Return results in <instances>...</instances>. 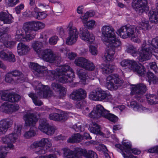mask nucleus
Returning a JSON list of instances; mask_svg holds the SVG:
<instances>
[{"label": "nucleus", "instance_id": "393cba45", "mask_svg": "<svg viewBox=\"0 0 158 158\" xmlns=\"http://www.w3.org/2000/svg\"><path fill=\"white\" fill-rule=\"evenodd\" d=\"M0 108L2 111L10 113L18 110L19 109V107L18 105H11L6 102L2 105Z\"/></svg>", "mask_w": 158, "mask_h": 158}, {"label": "nucleus", "instance_id": "7ed1b4c3", "mask_svg": "<svg viewBox=\"0 0 158 158\" xmlns=\"http://www.w3.org/2000/svg\"><path fill=\"white\" fill-rule=\"evenodd\" d=\"M102 41L106 45H112L119 47L121 42L115 34L114 29L111 26L105 25L103 26L101 30Z\"/></svg>", "mask_w": 158, "mask_h": 158}, {"label": "nucleus", "instance_id": "5fc2aeb1", "mask_svg": "<svg viewBox=\"0 0 158 158\" xmlns=\"http://www.w3.org/2000/svg\"><path fill=\"white\" fill-rule=\"evenodd\" d=\"M73 128L77 131H82L84 130V126L79 123L74 125L73 126Z\"/></svg>", "mask_w": 158, "mask_h": 158}, {"label": "nucleus", "instance_id": "f8f14e48", "mask_svg": "<svg viewBox=\"0 0 158 158\" xmlns=\"http://www.w3.org/2000/svg\"><path fill=\"white\" fill-rule=\"evenodd\" d=\"M122 145L119 144H116L115 146L118 148L120 150V152L124 158H137L134 156L130 152L132 145L131 142L127 139H123L122 142Z\"/></svg>", "mask_w": 158, "mask_h": 158}, {"label": "nucleus", "instance_id": "79ce46f5", "mask_svg": "<svg viewBox=\"0 0 158 158\" xmlns=\"http://www.w3.org/2000/svg\"><path fill=\"white\" fill-rule=\"evenodd\" d=\"M114 68V65H110L109 64L105 65L102 67V73L106 74L111 73L113 71Z\"/></svg>", "mask_w": 158, "mask_h": 158}, {"label": "nucleus", "instance_id": "39448f33", "mask_svg": "<svg viewBox=\"0 0 158 158\" xmlns=\"http://www.w3.org/2000/svg\"><path fill=\"white\" fill-rule=\"evenodd\" d=\"M47 43V40L43 43L38 41L32 42L31 47L38 56L44 61L50 62H54L55 59L53 52L50 49L43 50L44 44Z\"/></svg>", "mask_w": 158, "mask_h": 158}, {"label": "nucleus", "instance_id": "4468645a", "mask_svg": "<svg viewBox=\"0 0 158 158\" xmlns=\"http://www.w3.org/2000/svg\"><path fill=\"white\" fill-rule=\"evenodd\" d=\"M86 91L80 88L73 90L70 95V98L73 100L79 101L76 104V106L77 108H80L83 107L81 104L85 103V102H83L82 101L80 100L85 98L86 97Z\"/></svg>", "mask_w": 158, "mask_h": 158}, {"label": "nucleus", "instance_id": "3c124183", "mask_svg": "<svg viewBox=\"0 0 158 158\" xmlns=\"http://www.w3.org/2000/svg\"><path fill=\"white\" fill-rule=\"evenodd\" d=\"M19 2V0H5V5L7 7L15 6Z\"/></svg>", "mask_w": 158, "mask_h": 158}, {"label": "nucleus", "instance_id": "cd10ccee", "mask_svg": "<svg viewBox=\"0 0 158 158\" xmlns=\"http://www.w3.org/2000/svg\"><path fill=\"white\" fill-rule=\"evenodd\" d=\"M156 6V9L152 8L148 14L149 19L152 23H157L158 22V2Z\"/></svg>", "mask_w": 158, "mask_h": 158}, {"label": "nucleus", "instance_id": "e2e57ef3", "mask_svg": "<svg viewBox=\"0 0 158 158\" xmlns=\"http://www.w3.org/2000/svg\"><path fill=\"white\" fill-rule=\"evenodd\" d=\"M150 68L152 69L156 73H158V68L155 63H152L150 64Z\"/></svg>", "mask_w": 158, "mask_h": 158}, {"label": "nucleus", "instance_id": "c9c22d12", "mask_svg": "<svg viewBox=\"0 0 158 158\" xmlns=\"http://www.w3.org/2000/svg\"><path fill=\"white\" fill-rule=\"evenodd\" d=\"M51 88L54 91L60 92L61 95L64 96L65 94L66 89L64 87L56 83H53L51 85Z\"/></svg>", "mask_w": 158, "mask_h": 158}, {"label": "nucleus", "instance_id": "69168bd1", "mask_svg": "<svg viewBox=\"0 0 158 158\" xmlns=\"http://www.w3.org/2000/svg\"><path fill=\"white\" fill-rule=\"evenodd\" d=\"M130 152L131 153H131H132L135 155H139L141 151L137 148H131V150H130Z\"/></svg>", "mask_w": 158, "mask_h": 158}, {"label": "nucleus", "instance_id": "f3484780", "mask_svg": "<svg viewBox=\"0 0 158 158\" xmlns=\"http://www.w3.org/2000/svg\"><path fill=\"white\" fill-rule=\"evenodd\" d=\"M131 93L132 94H135V97L138 100L141 102L139 98L141 97V95L146 91L147 89L145 85L143 84L137 85H132L131 87Z\"/></svg>", "mask_w": 158, "mask_h": 158}, {"label": "nucleus", "instance_id": "72a5a7b5", "mask_svg": "<svg viewBox=\"0 0 158 158\" xmlns=\"http://www.w3.org/2000/svg\"><path fill=\"white\" fill-rule=\"evenodd\" d=\"M0 57L4 60H8L10 62H14L15 60L14 55L11 52L6 53L4 51H2L0 52Z\"/></svg>", "mask_w": 158, "mask_h": 158}, {"label": "nucleus", "instance_id": "f704fd0d", "mask_svg": "<svg viewBox=\"0 0 158 158\" xmlns=\"http://www.w3.org/2000/svg\"><path fill=\"white\" fill-rule=\"evenodd\" d=\"M89 130L90 131L95 134L103 135V133L100 130V127L96 123H92L89 126Z\"/></svg>", "mask_w": 158, "mask_h": 158}, {"label": "nucleus", "instance_id": "774afa93", "mask_svg": "<svg viewBox=\"0 0 158 158\" xmlns=\"http://www.w3.org/2000/svg\"><path fill=\"white\" fill-rule=\"evenodd\" d=\"M138 104H137L136 102L132 101L127 102V105L130 107L132 108L134 110L135 108L136 107V106Z\"/></svg>", "mask_w": 158, "mask_h": 158}, {"label": "nucleus", "instance_id": "338daca9", "mask_svg": "<svg viewBox=\"0 0 158 158\" xmlns=\"http://www.w3.org/2000/svg\"><path fill=\"white\" fill-rule=\"evenodd\" d=\"M66 139L65 137L63 136L62 135H60L55 136L53 138V139L55 141H58L60 140H64Z\"/></svg>", "mask_w": 158, "mask_h": 158}, {"label": "nucleus", "instance_id": "09e8293b", "mask_svg": "<svg viewBox=\"0 0 158 158\" xmlns=\"http://www.w3.org/2000/svg\"><path fill=\"white\" fill-rule=\"evenodd\" d=\"M134 110L140 113L149 112L150 111L147 108L139 104L136 106Z\"/></svg>", "mask_w": 158, "mask_h": 158}, {"label": "nucleus", "instance_id": "a18cd8bd", "mask_svg": "<svg viewBox=\"0 0 158 158\" xmlns=\"http://www.w3.org/2000/svg\"><path fill=\"white\" fill-rule=\"evenodd\" d=\"M36 135V132L33 128L30 129L28 131L26 132L24 134V137L29 139Z\"/></svg>", "mask_w": 158, "mask_h": 158}, {"label": "nucleus", "instance_id": "6ab92c4d", "mask_svg": "<svg viewBox=\"0 0 158 158\" xmlns=\"http://www.w3.org/2000/svg\"><path fill=\"white\" fill-rule=\"evenodd\" d=\"M34 87H35L36 89H38L39 91L37 92L38 95L41 97L45 98L50 96L51 92L48 86H44L40 83H38L37 81H35L33 85Z\"/></svg>", "mask_w": 158, "mask_h": 158}, {"label": "nucleus", "instance_id": "f257e3e1", "mask_svg": "<svg viewBox=\"0 0 158 158\" xmlns=\"http://www.w3.org/2000/svg\"><path fill=\"white\" fill-rule=\"evenodd\" d=\"M30 67L35 71L34 74L37 77L43 76L48 79H55L63 83L71 82L74 77L73 71L67 65L58 66L56 71H48L36 63H31Z\"/></svg>", "mask_w": 158, "mask_h": 158}, {"label": "nucleus", "instance_id": "2f4dec72", "mask_svg": "<svg viewBox=\"0 0 158 158\" xmlns=\"http://www.w3.org/2000/svg\"><path fill=\"white\" fill-rule=\"evenodd\" d=\"M13 18L8 12H1L0 13V21L4 23L9 24L12 22Z\"/></svg>", "mask_w": 158, "mask_h": 158}, {"label": "nucleus", "instance_id": "5701e85b", "mask_svg": "<svg viewBox=\"0 0 158 158\" xmlns=\"http://www.w3.org/2000/svg\"><path fill=\"white\" fill-rule=\"evenodd\" d=\"M0 95L2 99L11 102H18L20 98L18 94L9 93L7 91H0Z\"/></svg>", "mask_w": 158, "mask_h": 158}, {"label": "nucleus", "instance_id": "37998d69", "mask_svg": "<svg viewBox=\"0 0 158 158\" xmlns=\"http://www.w3.org/2000/svg\"><path fill=\"white\" fill-rule=\"evenodd\" d=\"M87 59L85 58L79 57L76 59L75 63L77 65L83 68L87 62Z\"/></svg>", "mask_w": 158, "mask_h": 158}, {"label": "nucleus", "instance_id": "6e6d98bb", "mask_svg": "<svg viewBox=\"0 0 158 158\" xmlns=\"http://www.w3.org/2000/svg\"><path fill=\"white\" fill-rule=\"evenodd\" d=\"M89 50L91 54L93 55H96L98 54L97 48L94 46L90 45L89 46Z\"/></svg>", "mask_w": 158, "mask_h": 158}, {"label": "nucleus", "instance_id": "0eeeda50", "mask_svg": "<svg viewBox=\"0 0 158 158\" xmlns=\"http://www.w3.org/2000/svg\"><path fill=\"white\" fill-rule=\"evenodd\" d=\"M136 28L134 26H123L118 29L117 34L123 39L130 37L133 41L139 43L140 42V35Z\"/></svg>", "mask_w": 158, "mask_h": 158}, {"label": "nucleus", "instance_id": "6e6552de", "mask_svg": "<svg viewBox=\"0 0 158 158\" xmlns=\"http://www.w3.org/2000/svg\"><path fill=\"white\" fill-rule=\"evenodd\" d=\"M120 64L122 67L126 69V72L132 71L141 76L145 73L144 67L141 65H139L138 63L135 61L124 60L122 61Z\"/></svg>", "mask_w": 158, "mask_h": 158}, {"label": "nucleus", "instance_id": "c03bdc74", "mask_svg": "<svg viewBox=\"0 0 158 158\" xmlns=\"http://www.w3.org/2000/svg\"><path fill=\"white\" fill-rule=\"evenodd\" d=\"M104 117L107 118L112 122L114 123L117 122L118 120V118L117 116L114 114L109 113L107 110Z\"/></svg>", "mask_w": 158, "mask_h": 158}, {"label": "nucleus", "instance_id": "b1692460", "mask_svg": "<svg viewBox=\"0 0 158 158\" xmlns=\"http://www.w3.org/2000/svg\"><path fill=\"white\" fill-rule=\"evenodd\" d=\"M106 46V52L104 55L103 59L106 61H112L114 59L115 50L118 47L109 45Z\"/></svg>", "mask_w": 158, "mask_h": 158}, {"label": "nucleus", "instance_id": "a211bd4d", "mask_svg": "<svg viewBox=\"0 0 158 158\" xmlns=\"http://www.w3.org/2000/svg\"><path fill=\"white\" fill-rule=\"evenodd\" d=\"M45 24L44 23L38 21H32L24 23V28H27L30 33L32 35H35L33 33L32 30L35 31H37L38 30L44 28L45 27Z\"/></svg>", "mask_w": 158, "mask_h": 158}, {"label": "nucleus", "instance_id": "4be33fe9", "mask_svg": "<svg viewBox=\"0 0 158 158\" xmlns=\"http://www.w3.org/2000/svg\"><path fill=\"white\" fill-rule=\"evenodd\" d=\"M132 6L136 10L142 12L148 10L147 0H133Z\"/></svg>", "mask_w": 158, "mask_h": 158}, {"label": "nucleus", "instance_id": "58836bf2", "mask_svg": "<svg viewBox=\"0 0 158 158\" xmlns=\"http://www.w3.org/2000/svg\"><path fill=\"white\" fill-rule=\"evenodd\" d=\"M149 21L148 20L145 19H143L138 24V26L137 27L135 28L137 29V27L139 28V30L142 29L144 30H148L149 27ZM137 30V29H136ZM137 31V30H136Z\"/></svg>", "mask_w": 158, "mask_h": 158}, {"label": "nucleus", "instance_id": "4d7b16f0", "mask_svg": "<svg viewBox=\"0 0 158 158\" xmlns=\"http://www.w3.org/2000/svg\"><path fill=\"white\" fill-rule=\"evenodd\" d=\"M58 40L57 36H53L51 37L49 40V43L51 45H55L56 44Z\"/></svg>", "mask_w": 158, "mask_h": 158}, {"label": "nucleus", "instance_id": "412c9836", "mask_svg": "<svg viewBox=\"0 0 158 158\" xmlns=\"http://www.w3.org/2000/svg\"><path fill=\"white\" fill-rule=\"evenodd\" d=\"M107 111V110L105 109L100 104L97 105L94 108L92 111L89 113V116L92 118L104 117Z\"/></svg>", "mask_w": 158, "mask_h": 158}, {"label": "nucleus", "instance_id": "aec40b11", "mask_svg": "<svg viewBox=\"0 0 158 158\" xmlns=\"http://www.w3.org/2000/svg\"><path fill=\"white\" fill-rule=\"evenodd\" d=\"M38 128L41 131L48 135H53L56 130V127L49 126L45 119L40 120Z\"/></svg>", "mask_w": 158, "mask_h": 158}, {"label": "nucleus", "instance_id": "c85d7f7f", "mask_svg": "<svg viewBox=\"0 0 158 158\" xmlns=\"http://www.w3.org/2000/svg\"><path fill=\"white\" fill-rule=\"evenodd\" d=\"M13 124L11 120L4 119L0 121V135L6 132Z\"/></svg>", "mask_w": 158, "mask_h": 158}, {"label": "nucleus", "instance_id": "1a4fd4ad", "mask_svg": "<svg viewBox=\"0 0 158 158\" xmlns=\"http://www.w3.org/2000/svg\"><path fill=\"white\" fill-rule=\"evenodd\" d=\"M89 98L91 100L94 101L105 100L111 103L114 102L112 95L99 88H97L91 91L89 95Z\"/></svg>", "mask_w": 158, "mask_h": 158}, {"label": "nucleus", "instance_id": "ddd939ff", "mask_svg": "<svg viewBox=\"0 0 158 158\" xmlns=\"http://www.w3.org/2000/svg\"><path fill=\"white\" fill-rule=\"evenodd\" d=\"M123 83L117 74L110 75L106 79L105 86L109 90H112L117 89Z\"/></svg>", "mask_w": 158, "mask_h": 158}, {"label": "nucleus", "instance_id": "c756f323", "mask_svg": "<svg viewBox=\"0 0 158 158\" xmlns=\"http://www.w3.org/2000/svg\"><path fill=\"white\" fill-rule=\"evenodd\" d=\"M30 49L28 45L21 43H19L17 47L18 54L20 56L27 54Z\"/></svg>", "mask_w": 158, "mask_h": 158}, {"label": "nucleus", "instance_id": "f03ea898", "mask_svg": "<svg viewBox=\"0 0 158 158\" xmlns=\"http://www.w3.org/2000/svg\"><path fill=\"white\" fill-rule=\"evenodd\" d=\"M147 42H143L141 47L138 49L139 60L141 62L151 58L152 55L156 56L154 53H158V36Z\"/></svg>", "mask_w": 158, "mask_h": 158}, {"label": "nucleus", "instance_id": "a19ab883", "mask_svg": "<svg viewBox=\"0 0 158 158\" xmlns=\"http://www.w3.org/2000/svg\"><path fill=\"white\" fill-rule=\"evenodd\" d=\"M146 98L148 103L150 104H155L158 103V98L155 95L152 94H148Z\"/></svg>", "mask_w": 158, "mask_h": 158}, {"label": "nucleus", "instance_id": "9b49d317", "mask_svg": "<svg viewBox=\"0 0 158 158\" xmlns=\"http://www.w3.org/2000/svg\"><path fill=\"white\" fill-rule=\"evenodd\" d=\"M68 34L66 39V43L72 45L77 41L78 37L79 32L77 28L73 25V22H70L67 27Z\"/></svg>", "mask_w": 158, "mask_h": 158}, {"label": "nucleus", "instance_id": "7c9ffc66", "mask_svg": "<svg viewBox=\"0 0 158 158\" xmlns=\"http://www.w3.org/2000/svg\"><path fill=\"white\" fill-rule=\"evenodd\" d=\"M69 113L67 112L64 113L60 114L56 113H53L49 114V118L50 119L55 121H60L67 119L69 116Z\"/></svg>", "mask_w": 158, "mask_h": 158}, {"label": "nucleus", "instance_id": "052dcab7", "mask_svg": "<svg viewBox=\"0 0 158 158\" xmlns=\"http://www.w3.org/2000/svg\"><path fill=\"white\" fill-rule=\"evenodd\" d=\"M3 44L6 47L10 48H13L15 44V42L12 41L4 42Z\"/></svg>", "mask_w": 158, "mask_h": 158}, {"label": "nucleus", "instance_id": "9d476101", "mask_svg": "<svg viewBox=\"0 0 158 158\" xmlns=\"http://www.w3.org/2000/svg\"><path fill=\"white\" fill-rule=\"evenodd\" d=\"M52 140L48 138H43L40 140L34 142L30 146L31 148H38L35 152L38 154H44L46 152V150L50 148L52 146Z\"/></svg>", "mask_w": 158, "mask_h": 158}, {"label": "nucleus", "instance_id": "13d9d810", "mask_svg": "<svg viewBox=\"0 0 158 158\" xmlns=\"http://www.w3.org/2000/svg\"><path fill=\"white\" fill-rule=\"evenodd\" d=\"M38 158H57L56 155L54 153L45 154L39 156Z\"/></svg>", "mask_w": 158, "mask_h": 158}, {"label": "nucleus", "instance_id": "423d86ee", "mask_svg": "<svg viewBox=\"0 0 158 158\" xmlns=\"http://www.w3.org/2000/svg\"><path fill=\"white\" fill-rule=\"evenodd\" d=\"M61 151L63 152L62 156L64 158H81L79 154L87 158H98L95 152L91 150L87 151L84 149L76 148L73 151L67 148H64Z\"/></svg>", "mask_w": 158, "mask_h": 158}, {"label": "nucleus", "instance_id": "bb28decb", "mask_svg": "<svg viewBox=\"0 0 158 158\" xmlns=\"http://www.w3.org/2000/svg\"><path fill=\"white\" fill-rule=\"evenodd\" d=\"M25 125L27 126H34L38 120L34 115L30 113L26 114L24 117Z\"/></svg>", "mask_w": 158, "mask_h": 158}, {"label": "nucleus", "instance_id": "680f3d73", "mask_svg": "<svg viewBox=\"0 0 158 158\" xmlns=\"http://www.w3.org/2000/svg\"><path fill=\"white\" fill-rule=\"evenodd\" d=\"M24 6L23 4H21L16 6L15 9L16 13L19 14L20 13L21 10L24 8Z\"/></svg>", "mask_w": 158, "mask_h": 158}, {"label": "nucleus", "instance_id": "0e129e2a", "mask_svg": "<svg viewBox=\"0 0 158 158\" xmlns=\"http://www.w3.org/2000/svg\"><path fill=\"white\" fill-rule=\"evenodd\" d=\"M148 152L149 153L158 152V146L150 148L148 150Z\"/></svg>", "mask_w": 158, "mask_h": 158}, {"label": "nucleus", "instance_id": "4c0bfd02", "mask_svg": "<svg viewBox=\"0 0 158 158\" xmlns=\"http://www.w3.org/2000/svg\"><path fill=\"white\" fill-rule=\"evenodd\" d=\"M39 9L35 7L31 9V11H28L24 13V15L27 17H33L35 18H37V17L39 12Z\"/></svg>", "mask_w": 158, "mask_h": 158}, {"label": "nucleus", "instance_id": "603ef678", "mask_svg": "<svg viewBox=\"0 0 158 158\" xmlns=\"http://www.w3.org/2000/svg\"><path fill=\"white\" fill-rule=\"evenodd\" d=\"M95 13L94 11H90L86 12L84 16H82L81 18L82 20L86 21L89 18L95 15Z\"/></svg>", "mask_w": 158, "mask_h": 158}, {"label": "nucleus", "instance_id": "dca6fc26", "mask_svg": "<svg viewBox=\"0 0 158 158\" xmlns=\"http://www.w3.org/2000/svg\"><path fill=\"white\" fill-rule=\"evenodd\" d=\"M79 32V37L81 40L89 44L94 43V35L92 33H90L86 28L85 27L80 28Z\"/></svg>", "mask_w": 158, "mask_h": 158}, {"label": "nucleus", "instance_id": "ea45409f", "mask_svg": "<svg viewBox=\"0 0 158 158\" xmlns=\"http://www.w3.org/2000/svg\"><path fill=\"white\" fill-rule=\"evenodd\" d=\"M84 25L86 26L87 28L89 29H93L97 25V23L96 21L94 20H91L89 21L85 22L86 21H83L82 20Z\"/></svg>", "mask_w": 158, "mask_h": 158}, {"label": "nucleus", "instance_id": "473e14b6", "mask_svg": "<svg viewBox=\"0 0 158 158\" xmlns=\"http://www.w3.org/2000/svg\"><path fill=\"white\" fill-rule=\"evenodd\" d=\"M77 73L81 80L80 82L83 85H85L88 81L87 74L82 69H78L77 70Z\"/></svg>", "mask_w": 158, "mask_h": 158}, {"label": "nucleus", "instance_id": "20e7f679", "mask_svg": "<svg viewBox=\"0 0 158 158\" xmlns=\"http://www.w3.org/2000/svg\"><path fill=\"white\" fill-rule=\"evenodd\" d=\"M21 126L20 125H15L13 131L11 134L6 135L2 138V142L7 145V147L2 148L1 150L3 152H0V158H6L7 152L4 150L8 151V150L14 148V145L13 144L16 142L18 137L20 135Z\"/></svg>", "mask_w": 158, "mask_h": 158}, {"label": "nucleus", "instance_id": "e433bc0d", "mask_svg": "<svg viewBox=\"0 0 158 158\" xmlns=\"http://www.w3.org/2000/svg\"><path fill=\"white\" fill-rule=\"evenodd\" d=\"M20 76H23L22 73L19 71L15 70L11 73H8L6 75L5 78V81L7 82H11L12 81V79L11 78L10 80H8V78L11 77H19Z\"/></svg>", "mask_w": 158, "mask_h": 158}, {"label": "nucleus", "instance_id": "864d4df0", "mask_svg": "<svg viewBox=\"0 0 158 158\" xmlns=\"http://www.w3.org/2000/svg\"><path fill=\"white\" fill-rule=\"evenodd\" d=\"M147 76L150 84L152 82L154 84L156 83V77H154L153 74L152 73L150 72H148L147 74Z\"/></svg>", "mask_w": 158, "mask_h": 158}, {"label": "nucleus", "instance_id": "49530a36", "mask_svg": "<svg viewBox=\"0 0 158 158\" xmlns=\"http://www.w3.org/2000/svg\"><path fill=\"white\" fill-rule=\"evenodd\" d=\"M95 65L93 63L87 60L83 68L88 71H92L95 69Z\"/></svg>", "mask_w": 158, "mask_h": 158}, {"label": "nucleus", "instance_id": "2eb2a0df", "mask_svg": "<svg viewBox=\"0 0 158 158\" xmlns=\"http://www.w3.org/2000/svg\"><path fill=\"white\" fill-rule=\"evenodd\" d=\"M35 37V35L30 33L27 28H24V24L23 28L17 31L15 36V39L18 41L30 40Z\"/></svg>", "mask_w": 158, "mask_h": 158}, {"label": "nucleus", "instance_id": "8fccbe9b", "mask_svg": "<svg viewBox=\"0 0 158 158\" xmlns=\"http://www.w3.org/2000/svg\"><path fill=\"white\" fill-rule=\"evenodd\" d=\"M29 97L31 98L34 104L36 106H40L42 104V102L40 101H38L37 97L35 95L32 93H31L29 94Z\"/></svg>", "mask_w": 158, "mask_h": 158}, {"label": "nucleus", "instance_id": "a878e982", "mask_svg": "<svg viewBox=\"0 0 158 158\" xmlns=\"http://www.w3.org/2000/svg\"><path fill=\"white\" fill-rule=\"evenodd\" d=\"M84 139H91V137L89 134L87 133H84L83 136L79 133H77L69 138L67 141L68 143H74L81 141Z\"/></svg>", "mask_w": 158, "mask_h": 158}, {"label": "nucleus", "instance_id": "bf43d9fd", "mask_svg": "<svg viewBox=\"0 0 158 158\" xmlns=\"http://www.w3.org/2000/svg\"><path fill=\"white\" fill-rule=\"evenodd\" d=\"M47 14L44 12H39L36 19L39 20L43 19L46 18Z\"/></svg>", "mask_w": 158, "mask_h": 158}, {"label": "nucleus", "instance_id": "de8ad7c7", "mask_svg": "<svg viewBox=\"0 0 158 158\" xmlns=\"http://www.w3.org/2000/svg\"><path fill=\"white\" fill-rule=\"evenodd\" d=\"M126 50L127 52L131 53L133 56H136L138 54L136 48L132 45L128 46Z\"/></svg>", "mask_w": 158, "mask_h": 158}]
</instances>
